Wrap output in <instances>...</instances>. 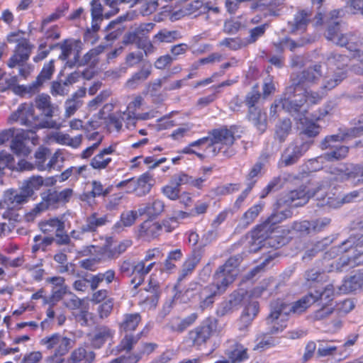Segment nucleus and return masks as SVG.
I'll use <instances>...</instances> for the list:
<instances>
[{
    "mask_svg": "<svg viewBox=\"0 0 363 363\" xmlns=\"http://www.w3.org/2000/svg\"><path fill=\"white\" fill-rule=\"evenodd\" d=\"M240 262V257H230L224 264L220 266L214 274V283L205 287L194 283L185 291L187 298L198 295L200 300V308L202 310L209 307L214 302V297L223 294L227 288L235 279L238 275V267Z\"/></svg>",
    "mask_w": 363,
    "mask_h": 363,
    "instance_id": "1",
    "label": "nucleus"
},
{
    "mask_svg": "<svg viewBox=\"0 0 363 363\" xmlns=\"http://www.w3.org/2000/svg\"><path fill=\"white\" fill-rule=\"evenodd\" d=\"M315 303V296L309 293L291 304L277 299L270 304V313L266 318L269 333L276 334L282 332L286 327L289 315L292 313L301 314L312 303Z\"/></svg>",
    "mask_w": 363,
    "mask_h": 363,
    "instance_id": "2",
    "label": "nucleus"
},
{
    "mask_svg": "<svg viewBox=\"0 0 363 363\" xmlns=\"http://www.w3.org/2000/svg\"><path fill=\"white\" fill-rule=\"evenodd\" d=\"M340 256L338 261L330 264L329 271H342L350 265L353 267L363 264V236L352 235L340 245L332 247L325 253L324 259H330Z\"/></svg>",
    "mask_w": 363,
    "mask_h": 363,
    "instance_id": "3",
    "label": "nucleus"
},
{
    "mask_svg": "<svg viewBox=\"0 0 363 363\" xmlns=\"http://www.w3.org/2000/svg\"><path fill=\"white\" fill-rule=\"evenodd\" d=\"M235 140L234 132L223 127L208 131L207 136L194 141L193 145H206L205 151L211 157L222 156L230 158L237 153Z\"/></svg>",
    "mask_w": 363,
    "mask_h": 363,
    "instance_id": "4",
    "label": "nucleus"
},
{
    "mask_svg": "<svg viewBox=\"0 0 363 363\" xmlns=\"http://www.w3.org/2000/svg\"><path fill=\"white\" fill-rule=\"evenodd\" d=\"M10 123H18L30 128L31 133V141L33 145H37L38 138L35 135L36 130L42 128H59L60 125L50 119H40L35 114L34 108L32 104L23 103L19 105L17 110L13 112L9 118Z\"/></svg>",
    "mask_w": 363,
    "mask_h": 363,
    "instance_id": "5",
    "label": "nucleus"
},
{
    "mask_svg": "<svg viewBox=\"0 0 363 363\" xmlns=\"http://www.w3.org/2000/svg\"><path fill=\"white\" fill-rule=\"evenodd\" d=\"M332 181L338 182L350 181L355 185L354 165L335 167L331 170L330 174L317 186V191L314 193V196L320 201V203H317L318 206L336 207L335 200L327 195V190L331 185Z\"/></svg>",
    "mask_w": 363,
    "mask_h": 363,
    "instance_id": "6",
    "label": "nucleus"
},
{
    "mask_svg": "<svg viewBox=\"0 0 363 363\" xmlns=\"http://www.w3.org/2000/svg\"><path fill=\"white\" fill-rule=\"evenodd\" d=\"M40 344L53 351V355L49 357L50 360L53 361L55 357L66 354L72 347L74 341L60 333H54L41 339Z\"/></svg>",
    "mask_w": 363,
    "mask_h": 363,
    "instance_id": "7",
    "label": "nucleus"
},
{
    "mask_svg": "<svg viewBox=\"0 0 363 363\" xmlns=\"http://www.w3.org/2000/svg\"><path fill=\"white\" fill-rule=\"evenodd\" d=\"M291 214V213L289 210L278 211L272 214L263 223L258 225L252 231V238L254 242L257 241V243L260 244L262 240L267 238L269 234L274 230L277 224L290 217Z\"/></svg>",
    "mask_w": 363,
    "mask_h": 363,
    "instance_id": "8",
    "label": "nucleus"
},
{
    "mask_svg": "<svg viewBox=\"0 0 363 363\" xmlns=\"http://www.w3.org/2000/svg\"><path fill=\"white\" fill-rule=\"evenodd\" d=\"M325 37L328 40L337 45L347 47L350 51L356 50L357 38L352 33L342 34L340 33L338 22L334 21L329 25L325 33Z\"/></svg>",
    "mask_w": 363,
    "mask_h": 363,
    "instance_id": "9",
    "label": "nucleus"
},
{
    "mask_svg": "<svg viewBox=\"0 0 363 363\" xmlns=\"http://www.w3.org/2000/svg\"><path fill=\"white\" fill-rule=\"evenodd\" d=\"M282 99L284 101L291 102L289 106L291 110H286L291 114L294 115L304 111L303 107L306 104V99L303 95L302 87H298L292 84L286 89Z\"/></svg>",
    "mask_w": 363,
    "mask_h": 363,
    "instance_id": "10",
    "label": "nucleus"
},
{
    "mask_svg": "<svg viewBox=\"0 0 363 363\" xmlns=\"http://www.w3.org/2000/svg\"><path fill=\"white\" fill-rule=\"evenodd\" d=\"M310 145L308 142L289 144L281 155V164L285 167L294 164L308 151Z\"/></svg>",
    "mask_w": 363,
    "mask_h": 363,
    "instance_id": "11",
    "label": "nucleus"
},
{
    "mask_svg": "<svg viewBox=\"0 0 363 363\" xmlns=\"http://www.w3.org/2000/svg\"><path fill=\"white\" fill-rule=\"evenodd\" d=\"M363 135V118L359 121V124L354 128L345 132L335 135H328L320 143V147L322 150L335 147L333 143L344 141L347 138L361 137Z\"/></svg>",
    "mask_w": 363,
    "mask_h": 363,
    "instance_id": "12",
    "label": "nucleus"
},
{
    "mask_svg": "<svg viewBox=\"0 0 363 363\" xmlns=\"http://www.w3.org/2000/svg\"><path fill=\"white\" fill-rule=\"evenodd\" d=\"M34 48L27 39L20 40L14 50V53L7 62V65L10 68H13L21 63L26 62L30 57L33 48Z\"/></svg>",
    "mask_w": 363,
    "mask_h": 363,
    "instance_id": "13",
    "label": "nucleus"
},
{
    "mask_svg": "<svg viewBox=\"0 0 363 363\" xmlns=\"http://www.w3.org/2000/svg\"><path fill=\"white\" fill-rule=\"evenodd\" d=\"M322 76L321 65H315L304 69L297 74L296 77L291 78L292 84L298 87H301L304 84H313Z\"/></svg>",
    "mask_w": 363,
    "mask_h": 363,
    "instance_id": "14",
    "label": "nucleus"
},
{
    "mask_svg": "<svg viewBox=\"0 0 363 363\" xmlns=\"http://www.w3.org/2000/svg\"><path fill=\"white\" fill-rule=\"evenodd\" d=\"M117 143L111 144L110 146L100 150L90 161V166L96 170L104 169L111 162L112 159L109 156L116 151Z\"/></svg>",
    "mask_w": 363,
    "mask_h": 363,
    "instance_id": "15",
    "label": "nucleus"
},
{
    "mask_svg": "<svg viewBox=\"0 0 363 363\" xmlns=\"http://www.w3.org/2000/svg\"><path fill=\"white\" fill-rule=\"evenodd\" d=\"M212 332L211 325L208 323H203L189 332L188 340L192 346L199 347L206 342L211 336Z\"/></svg>",
    "mask_w": 363,
    "mask_h": 363,
    "instance_id": "16",
    "label": "nucleus"
},
{
    "mask_svg": "<svg viewBox=\"0 0 363 363\" xmlns=\"http://www.w3.org/2000/svg\"><path fill=\"white\" fill-rule=\"evenodd\" d=\"M28 201V200L25 197L20 189H10L4 191L0 204L3 208L8 210H13Z\"/></svg>",
    "mask_w": 363,
    "mask_h": 363,
    "instance_id": "17",
    "label": "nucleus"
},
{
    "mask_svg": "<svg viewBox=\"0 0 363 363\" xmlns=\"http://www.w3.org/2000/svg\"><path fill=\"white\" fill-rule=\"evenodd\" d=\"M54 46L55 48L60 47L61 54L59 56V59L61 60H67L73 52L74 62H76L79 57V52L82 50V43L79 40H65L62 43L54 45Z\"/></svg>",
    "mask_w": 363,
    "mask_h": 363,
    "instance_id": "18",
    "label": "nucleus"
},
{
    "mask_svg": "<svg viewBox=\"0 0 363 363\" xmlns=\"http://www.w3.org/2000/svg\"><path fill=\"white\" fill-rule=\"evenodd\" d=\"M152 177L149 174H143L137 180L133 179V183L126 191L127 194L135 192L138 196H143L148 194L152 188Z\"/></svg>",
    "mask_w": 363,
    "mask_h": 363,
    "instance_id": "19",
    "label": "nucleus"
},
{
    "mask_svg": "<svg viewBox=\"0 0 363 363\" xmlns=\"http://www.w3.org/2000/svg\"><path fill=\"white\" fill-rule=\"evenodd\" d=\"M317 191V188L313 191L312 194L309 191L306 192L304 189H299L297 190H294L289 192L285 198V202L289 205H293L294 206H301L306 204L309 198L314 197L317 201L315 196H314V193ZM320 201L318 200V203H320Z\"/></svg>",
    "mask_w": 363,
    "mask_h": 363,
    "instance_id": "20",
    "label": "nucleus"
},
{
    "mask_svg": "<svg viewBox=\"0 0 363 363\" xmlns=\"http://www.w3.org/2000/svg\"><path fill=\"white\" fill-rule=\"evenodd\" d=\"M55 72V60H51L44 64L41 72L29 86L30 91H35L47 81L50 80Z\"/></svg>",
    "mask_w": 363,
    "mask_h": 363,
    "instance_id": "21",
    "label": "nucleus"
},
{
    "mask_svg": "<svg viewBox=\"0 0 363 363\" xmlns=\"http://www.w3.org/2000/svg\"><path fill=\"white\" fill-rule=\"evenodd\" d=\"M57 195V191L52 189H48L42 193V201L35 206L30 214L36 216L49 208L55 206L59 202Z\"/></svg>",
    "mask_w": 363,
    "mask_h": 363,
    "instance_id": "22",
    "label": "nucleus"
},
{
    "mask_svg": "<svg viewBox=\"0 0 363 363\" xmlns=\"http://www.w3.org/2000/svg\"><path fill=\"white\" fill-rule=\"evenodd\" d=\"M35 106L46 118H52L57 111L58 107L53 104L49 95L42 94L35 99Z\"/></svg>",
    "mask_w": 363,
    "mask_h": 363,
    "instance_id": "23",
    "label": "nucleus"
},
{
    "mask_svg": "<svg viewBox=\"0 0 363 363\" xmlns=\"http://www.w3.org/2000/svg\"><path fill=\"white\" fill-rule=\"evenodd\" d=\"M30 133L29 131L22 130L12 139L11 149L16 155L28 156L30 153V149L24 143L25 140L30 138L29 134Z\"/></svg>",
    "mask_w": 363,
    "mask_h": 363,
    "instance_id": "24",
    "label": "nucleus"
},
{
    "mask_svg": "<svg viewBox=\"0 0 363 363\" xmlns=\"http://www.w3.org/2000/svg\"><path fill=\"white\" fill-rule=\"evenodd\" d=\"M225 355L234 363H242L249 359L247 349L238 342L230 345L225 350Z\"/></svg>",
    "mask_w": 363,
    "mask_h": 363,
    "instance_id": "25",
    "label": "nucleus"
},
{
    "mask_svg": "<svg viewBox=\"0 0 363 363\" xmlns=\"http://www.w3.org/2000/svg\"><path fill=\"white\" fill-rule=\"evenodd\" d=\"M86 94V89L81 88L72 95V97L67 99L65 103V116L68 118L71 117L74 113L82 106V101L81 100Z\"/></svg>",
    "mask_w": 363,
    "mask_h": 363,
    "instance_id": "26",
    "label": "nucleus"
},
{
    "mask_svg": "<svg viewBox=\"0 0 363 363\" xmlns=\"http://www.w3.org/2000/svg\"><path fill=\"white\" fill-rule=\"evenodd\" d=\"M162 225L157 222L144 221L138 230V235L145 240H150L160 235Z\"/></svg>",
    "mask_w": 363,
    "mask_h": 363,
    "instance_id": "27",
    "label": "nucleus"
},
{
    "mask_svg": "<svg viewBox=\"0 0 363 363\" xmlns=\"http://www.w3.org/2000/svg\"><path fill=\"white\" fill-rule=\"evenodd\" d=\"M113 331L105 325L98 326L90 335V340L92 346L100 348L106 341L112 337Z\"/></svg>",
    "mask_w": 363,
    "mask_h": 363,
    "instance_id": "28",
    "label": "nucleus"
},
{
    "mask_svg": "<svg viewBox=\"0 0 363 363\" xmlns=\"http://www.w3.org/2000/svg\"><path fill=\"white\" fill-rule=\"evenodd\" d=\"M152 73V65L144 63L140 69L135 72L131 78L125 82V87L130 89H135L140 84L145 81Z\"/></svg>",
    "mask_w": 363,
    "mask_h": 363,
    "instance_id": "29",
    "label": "nucleus"
},
{
    "mask_svg": "<svg viewBox=\"0 0 363 363\" xmlns=\"http://www.w3.org/2000/svg\"><path fill=\"white\" fill-rule=\"evenodd\" d=\"M345 77V72L344 71L336 72L328 69L323 79L321 89L327 93L328 91L337 86Z\"/></svg>",
    "mask_w": 363,
    "mask_h": 363,
    "instance_id": "30",
    "label": "nucleus"
},
{
    "mask_svg": "<svg viewBox=\"0 0 363 363\" xmlns=\"http://www.w3.org/2000/svg\"><path fill=\"white\" fill-rule=\"evenodd\" d=\"M260 98V94L258 90L253 89L250 91L245 96V103L250 109V118L254 121L255 125L257 126L258 129L264 131L266 128V124L264 122H261V116H259V119L257 120L255 117L252 116V108L256 109L255 107V104L258 101Z\"/></svg>",
    "mask_w": 363,
    "mask_h": 363,
    "instance_id": "31",
    "label": "nucleus"
},
{
    "mask_svg": "<svg viewBox=\"0 0 363 363\" xmlns=\"http://www.w3.org/2000/svg\"><path fill=\"white\" fill-rule=\"evenodd\" d=\"M91 186V190L90 191L84 193L82 195L81 199L82 201L91 203L92 201H94V198L99 196H106L111 191V189L109 187L104 188L103 184L99 181H92Z\"/></svg>",
    "mask_w": 363,
    "mask_h": 363,
    "instance_id": "32",
    "label": "nucleus"
},
{
    "mask_svg": "<svg viewBox=\"0 0 363 363\" xmlns=\"http://www.w3.org/2000/svg\"><path fill=\"white\" fill-rule=\"evenodd\" d=\"M95 359V353L86 350L84 347H79L74 350L69 358L72 363H92Z\"/></svg>",
    "mask_w": 363,
    "mask_h": 363,
    "instance_id": "33",
    "label": "nucleus"
},
{
    "mask_svg": "<svg viewBox=\"0 0 363 363\" xmlns=\"http://www.w3.org/2000/svg\"><path fill=\"white\" fill-rule=\"evenodd\" d=\"M141 321V315L138 313H125L119 323L121 332H129L136 329Z\"/></svg>",
    "mask_w": 363,
    "mask_h": 363,
    "instance_id": "34",
    "label": "nucleus"
},
{
    "mask_svg": "<svg viewBox=\"0 0 363 363\" xmlns=\"http://www.w3.org/2000/svg\"><path fill=\"white\" fill-rule=\"evenodd\" d=\"M197 318L198 315L196 313H193L182 319L176 318L171 320L168 327L173 332L182 333L191 325L196 320Z\"/></svg>",
    "mask_w": 363,
    "mask_h": 363,
    "instance_id": "35",
    "label": "nucleus"
},
{
    "mask_svg": "<svg viewBox=\"0 0 363 363\" xmlns=\"http://www.w3.org/2000/svg\"><path fill=\"white\" fill-rule=\"evenodd\" d=\"M164 209V203L162 200L155 199L152 202L140 206L138 208L140 216L147 214L150 217H156L160 215Z\"/></svg>",
    "mask_w": 363,
    "mask_h": 363,
    "instance_id": "36",
    "label": "nucleus"
},
{
    "mask_svg": "<svg viewBox=\"0 0 363 363\" xmlns=\"http://www.w3.org/2000/svg\"><path fill=\"white\" fill-rule=\"evenodd\" d=\"M108 222L106 216L99 217L96 213L87 216L82 225V230L86 233L95 232L99 227L103 226Z\"/></svg>",
    "mask_w": 363,
    "mask_h": 363,
    "instance_id": "37",
    "label": "nucleus"
},
{
    "mask_svg": "<svg viewBox=\"0 0 363 363\" xmlns=\"http://www.w3.org/2000/svg\"><path fill=\"white\" fill-rule=\"evenodd\" d=\"M328 69L343 71V68L347 65L349 58L345 55H339L335 52H330L326 57Z\"/></svg>",
    "mask_w": 363,
    "mask_h": 363,
    "instance_id": "38",
    "label": "nucleus"
},
{
    "mask_svg": "<svg viewBox=\"0 0 363 363\" xmlns=\"http://www.w3.org/2000/svg\"><path fill=\"white\" fill-rule=\"evenodd\" d=\"M311 16V12L307 10L298 11L294 16V20L289 23L291 26V31L294 33L299 30H304L309 22Z\"/></svg>",
    "mask_w": 363,
    "mask_h": 363,
    "instance_id": "39",
    "label": "nucleus"
},
{
    "mask_svg": "<svg viewBox=\"0 0 363 363\" xmlns=\"http://www.w3.org/2000/svg\"><path fill=\"white\" fill-rule=\"evenodd\" d=\"M53 139L58 144L67 145L72 148H77L82 144V135H79L72 138L69 134L57 133L53 135Z\"/></svg>",
    "mask_w": 363,
    "mask_h": 363,
    "instance_id": "40",
    "label": "nucleus"
},
{
    "mask_svg": "<svg viewBox=\"0 0 363 363\" xmlns=\"http://www.w3.org/2000/svg\"><path fill=\"white\" fill-rule=\"evenodd\" d=\"M139 216L138 210L125 211L121 213L120 220L114 225L113 228L118 232L122 227H130L135 223Z\"/></svg>",
    "mask_w": 363,
    "mask_h": 363,
    "instance_id": "41",
    "label": "nucleus"
},
{
    "mask_svg": "<svg viewBox=\"0 0 363 363\" xmlns=\"http://www.w3.org/2000/svg\"><path fill=\"white\" fill-rule=\"evenodd\" d=\"M0 89L1 91L11 89L17 94H22L26 90V87L18 84L17 76H9L5 78L4 81L0 83Z\"/></svg>",
    "mask_w": 363,
    "mask_h": 363,
    "instance_id": "42",
    "label": "nucleus"
},
{
    "mask_svg": "<svg viewBox=\"0 0 363 363\" xmlns=\"http://www.w3.org/2000/svg\"><path fill=\"white\" fill-rule=\"evenodd\" d=\"M199 257L195 255H192L189 257L182 265V268L180 271L179 276L178 277L179 281H182L186 276L191 274L196 266L199 262Z\"/></svg>",
    "mask_w": 363,
    "mask_h": 363,
    "instance_id": "43",
    "label": "nucleus"
},
{
    "mask_svg": "<svg viewBox=\"0 0 363 363\" xmlns=\"http://www.w3.org/2000/svg\"><path fill=\"white\" fill-rule=\"evenodd\" d=\"M263 208L262 203H258L254 205L250 208H249L242 216L241 218V224L244 228L247 227L250 224H251L255 218L258 216L259 213L262 211Z\"/></svg>",
    "mask_w": 363,
    "mask_h": 363,
    "instance_id": "44",
    "label": "nucleus"
},
{
    "mask_svg": "<svg viewBox=\"0 0 363 363\" xmlns=\"http://www.w3.org/2000/svg\"><path fill=\"white\" fill-rule=\"evenodd\" d=\"M40 227L43 232L50 233L54 230H55V232L65 230V225L63 220L54 218L40 223Z\"/></svg>",
    "mask_w": 363,
    "mask_h": 363,
    "instance_id": "45",
    "label": "nucleus"
},
{
    "mask_svg": "<svg viewBox=\"0 0 363 363\" xmlns=\"http://www.w3.org/2000/svg\"><path fill=\"white\" fill-rule=\"evenodd\" d=\"M286 178L281 176L274 177L267 185V186L262 191L260 198H265L269 193L277 191L282 188Z\"/></svg>",
    "mask_w": 363,
    "mask_h": 363,
    "instance_id": "46",
    "label": "nucleus"
},
{
    "mask_svg": "<svg viewBox=\"0 0 363 363\" xmlns=\"http://www.w3.org/2000/svg\"><path fill=\"white\" fill-rule=\"evenodd\" d=\"M335 294V288L333 284L326 285L324 289L321 291H315L313 293V296H315V302L320 300L325 304H328L333 300Z\"/></svg>",
    "mask_w": 363,
    "mask_h": 363,
    "instance_id": "47",
    "label": "nucleus"
},
{
    "mask_svg": "<svg viewBox=\"0 0 363 363\" xmlns=\"http://www.w3.org/2000/svg\"><path fill=\"white\" fill-rule=\"evenodd\" d=\"M332 242V240L329 238H325L323 240L317 242L315 245H313V247L310 249H308L303 256V260H310L313 257L315 256L317 252L324 250V248Z\"/></svg>",
    "mask_w": 363,
    "mask_h": 363,
    "instance_id": "48",
    "label": "nucleus"
},
{
    "mask_svg": "<svg viewBox=\"0 0 363 363\" xmlns=\"http://www.w3.org/2000/svg\"><path fill=\"white\" fill-rule=\"evenodd\" d=\"M291 128L290 119L286 118L280 121L276 126V137L280 142H284L289 134Z\"/></svg>",
    "mask_w": 363,
    "mask_h": 363,
    "instance_id": "49",
    "label": "nucleus"
},
{
    "mask_svg": "<svg viewBox=\"0 0 363 363\" xmlns=\"http://www.w3.org/2000/svg\"><path fill=\"white\" fill-rule=\"evenodd\" d=\"M181 38L179 33L177 30H161L155 36L154 39L161 43H172Z\"/></svg>",
    "mask_w": 363,
    "mask_h": 363,
    "instance_id": "50",
    "label": "nucleus"
},
{
    "mask_svg": "<svg viewBox=\"0 0 363 363\" xmlns=\"http://www.w3.org/2000/svg\"><path fill=\"white\" fill-rule=\"evenodd\" d=\"M105 45H98L90 50L84 55L83 61L84 64L95 65L99 62V56L104 52Z\"/></svg>",
    "mask_w": 363,
    "mask_h": 363,
    "instance_id": "51",
    "label": "nucleus"
},
{
    "mask_svg": "<svg viewBox=\"0 0 363 363\" xmlns=\"http://www.w3.org/2000/svg\"><path fill=\"white\" fill-rule=\"evenodd\" d=\"M349 147L342 145L335 147L334 150L324 155V158L329 161L340 160L345 158L348 154Z\"/></svg>",
    "mask_w": 363,
    "mask_h": 363,
    "instance_id": "52",
    "label": "nucleus"
},
{
    "mask_svg": "<svg viewBox=\"0 0 363 363\" xmlns=\"http://www.w3.org/2000/svg\"><path fill=\"white\" fill-rule=\"evenodd\" d=\"M306 281L308 285L314 283H322L326 281L327 276L315 269H311L305 272L304 275Z\"/></svg>",
    "mask_w": 363,
    "mask_h": 363,
    "instance_id": "53",
    "label": "nucleus"
},
{
    "mask_svg": "<svg viewBox=\"0 0 363 363\" xmlns=\"http://www.w3.org/2000/svg\"><path fill=\"white\" fill-rule=\"evenodd\" d=\"M245 25L238 19H229L224 22L223 31L227 34H235Z\"/></svg>",
    "mask_w": 363,
    "mask_h": 363,
    "instance_id": "54",
    "label": "nucleus"
},
{
    "mask_svg": "<svg viewBox=\"0 0 363 363\" xmlns=\"http://www.w3.org/2000/svg\"><path fill=\"white\" fill-rule=\"evenodd\" d=\"M267 26V24H263L251 29L250 30L249 37L244 39L246 46L249 44L254 43L259 37L262 36L264 34Z\"/></svg>",
    "mask_w": 363,
    "mask_h": 363,
    "instance_id": "55",
    "label": "nucleus"
},
{
    "mask_svg": "<svg viewBox=\"0 0 363 363\" xmlns=\"http://www.w3.org/2000/svg\"><path fill=\"white\" fill-rule=\"evenodd\" d=\"M49 150L45 147H40L35 153V167L39 171L47 170L45 162Z\"/></svg>",
    "mask_w": 363,
    "mask_h": 363,
    "instance_id": "56",
    "label": "nucleus"
},
{
    "mask_svg": "<svg viewBox=\"0 0 363 363\" xmlns=\"http://www.w3.org/2000/svg\"><path fill=\"white\" fill-rule=\"evenodd\" d=\"M140 337V334L133 335L132 334L126 335L120 343V350L130 351L133 345L138 342Z\"/></svg>",
    "mask_w": 363,
    "mask_h": 363,
    "instance_id": "57",
    "label": "nucleus"
},
{
    "mask_svg": "<svg viewBox=\"0 0 363 363\" xmlns=\"http://www.w3.org/2000/svg\"><path fill=\"white\" fill-rule=\"evenodd\" d=\"M239 189L240 185L238 184H227L218 186L212 191L216 196H225L238 191Z\"/></svg>",
    "mask_w": 363,
    "mask_h": 363,
    "instance_id": "58",
    "label": "nucleus"
},
{
    "mask_svg": "<svg viewBox=\"0 0 363 363\" xmlns=\"http://www.w3.org/2000/svg\"><path fill=\"white\" fill-rule=\"evenodd\" d=\"M185 215H186V213H184L183 211H179V212H177V216H174L171 218L164 220L162 221V223L161 224L162 225V229H164V230L167 233L172 232L177 226V220L178 218H184Z\"/></svg>",
    "mask_w": 363,
    "mask_h": 363,
    "instance_id": "59",
    "label": "nucleus"
},
{
    "mask_svg": "<svg viewBox=\"0 0 363 363\" xmlns=\"http://www.w3.org/2000/svg\"><path fill=\"white\" fill-rule=\"evenodd\" d=\"M357 282L354 276L345 279L342 285L339 286L340 293L347 294L359 290Z\"/></svg>",
    "mask_w": 363,
    "mask_h": 363,
    "instance_id": "60",
    "label": "nucleus"
},
{
    "mask_svg": "<svg viewBox=\"0 0 363 363\" xmlns=\"http://www.w3.org/2000/svg\"><path fill=\"white\" fill-rule=\"evenodd\" d=\"M256 342L257 345L255 347V350H264L266 348L274 346L276 344L275 340L272 337L268 336L266 334L259 335L257 337Z\"/></svg>",
    "mask_w": 363,
    "mask_h": 363,
    "instance_id": "61",
    "label": "nucleus"
},
{
    "mask_svg": "<svg viewBox=\"0 0 363 363\" xmlns=\"http://www.w3.org/2000/svg\"><path fill=\"white\" fill-rule=\"evenodd\" d=\"M219 45L221 46L227 47L231 50H238L242 47H245L246 44L245 43L244 39L242 40L240 38H226L221 40L219 43Z\"/></svg>",
    "mask_w": 363,
    "mask_h": 363,
    "instance_id": "62",
    "label": "nucleus"
},
{
    "mask_svg": "<svg viewBox=\"0 0 363 363\" xmlns=\"http://www.w3.org/2000/svg\"><path fill=\"white\" fill-rule=\"evenodd\" d=\"M111 94V91L108 89L102 91L98 94L94 99L90 101L88 104V106L90 110L94 111L104 102L105 101Z\"/></svg>",
    "mask_w": 363,
    "mask_h": 363,
    "instance_id": "63",
    "label": "nucleus"
},
{
    "mask_svg": "<svg viewBox=\"0 0 363 363\" xmlns=\"http://www.w3.org/2000/svg\"><path fill=\"white\" fill-rule=\"evenodd\" d=\"M113 307V299L111 298H107L101 303L97 308V312L101 318H107L112 312Z\"/></svg>",
    "mask_w": 363,
    "mask_h": 363,
    "instance_id": "64",
    "label": "nucleus"
}]
</instances>
